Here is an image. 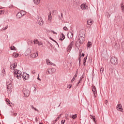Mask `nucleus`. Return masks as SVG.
I'll use <instances>...</instances> for the list:
<instances>
[{
    "label": "nucleus",
    "mask_w": 124,
    "mask_h": 124,
    "mask_svg": "<svg viewBox=\"0 0 124 124\" xmlns=\"http://www.w3.org/2000/svg\"><path fill=\"white\" fill-rule=\"evenodd\" d=\"M14 77L19 80H21L22 78H23L24 81H26V80H28L29 79V77L30 75L29 74H27L26 73H24L23 75H22V72L20 70H15L14 71Z\"/></svg>",
    "instance_id": "f257e3e1"
},
{
    "label": "nucleus",
    "mask_w": 124,
    "mask_h": 124,
    "mask_svg": "<svg viewBox=\"0 0 124 124\" xmlns=\"http://www.w3.org/2000/svg\"><path fill=\"white\" fill-rule=\"evenodd\" d=\"M74 45V42L72 41L70 44L68 45L66 51L68 54L70 53V51L72 49V47H73V46Z\"/></svg>",
    "instance_id": "f03ea898"
},
{
    "label": "nucleus",
    "mask_w": 124,
    "mask_h": 124,
    "mask_svg": "<svg viewBox=\"0 0 124 124\" xmlns=\"http://www.w3.org/2000/svg\"><path fill=\"white\" fill-rule=\"evenodd\" d=\"M7 93H11V90H12V83L11 82H7Z\"/></svg>",
    "instance_id": "7ed1b4c3"
},
{
    "label": "nucleus",
    "mask_w": 124,
    "mask_h": 124,
    "mask_svg": "<svg viewBox=\"0 0 124 124\" xmlns=\"http://www.w3.org/2000/svg\"><path fill=\"white\" fill-rule=\"evenodd\" d=\"M110 62H111L112 64H118V59L115 57H112L110 59Z\"/></svg>",
    "instance_id": "20e7f679"
},
{
    "label": "nucleus",
    "mask_w": 124,
    "mask_h": 124,
    "mask_svg": "<svg viewBox=\"0 0 124 124\" xmlns=\"http://www.w3.org/2000/svg\"><path fill=\"white\" fill-rule=\"evenodd\" d=\"M37 23L39 26H43L44 21H43V20L41 17H39L37 20Z\"/></svg>",
    "instance_id": "39448f33"
},
{
    "label": "nucleus",
    "mask_w": 124,
    "mask_h": 124,
    "mask_svg": "<svg viewBox=\"0 0 124 124\" xmlns=\"http://www.w3.org/2000/svg\"><path fill=\"white\" fill-rule=\"evenodd\" d=\"M92 91L93 92L94 97H95L97 93V91H96V88L95 87V86H92Z\"/></svg>",
    "instance_id": "423d86ee"
},
{
    "label": "nucleus",
    "mask_w": 124,
    "mask_h": 124,
    "mask_svg": "<svg viewBox=\"0 0 124 124\" xmlns=\"http://www.w3.org/2000/svg\"><path fill=\"white\" fill-rule=\"evenodd\" d=\"M83 42H84V41H81L80 39H79L77 42V43L76 44V46L77 47H78L81 45V44H83Z\"/></svg>",
    "instance_id": "0eeeda50"
},
{
    "label": "nucleus",
    "mask_w": 124,
    "mask_h": 124,
    "mask_svg": "<svg viewBox=\"0 0 124 124\" xmlns=\"http://www.w3.org/2000/svg\"><path fill=\"white\" fill-rule=\"evenodd\" d=\"M23 93L25 97H28L30 95V91L28 90L24 91Z\"/></svg>",
    "instance_id": "6e6552de"
},
{
    "label": "nucleus",
    "mask_w": 124,
    "mask_h": 124,
    "mask_svg": "<svg viewBox=\"0 0 124 124\" xmlns=\"http://www.w3.org/2000/svg\"><path fill=\"white\" fill-rule=\"evenodd\" d=\"M38 56V53L36 52L34 53H31V55L30 56L31 58H32V59H34L35 58H37V57Z\"/></svg>",
    "instance_id": "1a4fd4ad"
},
{
    "label": "nucleus",
    "mask_w": 124,
    "mask_h": 124,
    "mask_svg": "<svg viewBox=\"0 0 124 124\" xmlns=\"http://www.w3.org/2000/svg\"><path fill=\"white\" fill-rule=\"evenodd\" d=\"M117 109L118 110V111H123V107L122 106V105L121 104H118L117 106Z\"/></svg>",
    "instance_id": "9d476101"
},
{
    "label": "nucleus",
    "mask_w": 124,
    "mask_h": 124,
    "mask_svg": "<svg viewBox=\"0 0 124 124\" xmlns=\"http://www.w3.org/2000/svg\"><path fill=\"white\" fill-rule=\"evenodd\" d=\"M46 63L47 65H55V64L53 63L49 59H46Z\"/></svg>",
    "instance_id": "9b49d317"
},
{
    "label": "nucleus",
    "mask_w": 124,
    "mask_h": 124,
    "mask_svg": "<svg viewBox=\"0 0 124 124\" xmlns=\"http://www.w3.org/2000/svg\"><path fill=\"white\" fill-rule=\"evenodd\" d=\"M30 53H31V48H28L25 52V56H29V55H30Z\"/></svg>",
    "instance_id": "f8f14e48"
},
{
    "label": "nucleus",
    "mask_w": 124,
    "mask_h": 124,
    "mask_svg": "<svg viewBox=\"0 0 124 124\" xmlns=\"http://www.w3.org/2000/svg\"><path fill=\"white\" fill-rule=\"evenodd\" d=\"M80 7L82 10L84 9H88V7L86 5V4H82Z\"/></svg>",
    "instance_id": "ddd939ff"
},
{
    "label": "nucleus",
    "mask_w": 124,
    "mask_h": 124,
    "mask_svg": "<svg viewBox=\"0 0 124 124\" xmlns=\"http://www.w3.org/2000/svg\"><path fill=\"white\" fill-rule=\"evenodd\" d=\"M93 24V19H89L87 21V24L89 25V26H92V25Z\"/></svg>",
    "instance_id": "4468645a"
},
{
    "label": "nucleus",
    "mask_w": 124,
    "mask_h": 124,
    "mask_svg": "<svg viewBox=\"0 0 124 124\" xmlns=\"http://www.w3.org/2000/svg\"><path fill=\"white\" fill-rule=\"evenodd\" d=\"M21 17H23V16L22 15V13H21V12H19L16 14V18L17 19H20V18H21Z\"/></svg>",
    "instance_id": "2eb2a0df"
},
{
    "label": "nucleus",
    "mask_w": 124,
    "mask_h": 124,
    "mask_svg": "<svg viewBox=\"0 0 124 124\" xmlns=\"http://www.w3.org/2000/svg\"><path fill=\"white\" fill-rule=\"evenodd\" d=\"M78 75V73L76 72V74L74 75L73 78L72 79L71 81V83L72 84V82H74V80H75V78L77 77V75Z\"/></svg>",
    "instance_id": "dca6fc26"
},
{
    "label": "nucleus",
    "mask_w": 124,
    "mask_h": 124,
    "mask_svg": "<svg viewBox=\"0 0 124 124\" xmlns=\"http://www.w3.org/2000/svg\"><path fill=\"white\" fill-rule=\"evenodd\" d=\"M34 3L38 5L40 3V0H33Z\"/></svg>",
    "instance_id": "f3484780"
},
{
    "label": "nucleus",
    "mask_w": 124,
    "mask_h": 124,
    "mask_svg": "<svg viewBox=\"0 0 124 124\" xmlns=\"http://www.w3.org/2000/svg\"><path fill=\"white\" fill-rule=\"evenodd\" d=\"M93 45V43L91 42H88L87 44V47L88 48H91L92 47V46Z\"/></svg>",
    "instance_id": "a211bd4d"
},
{
    "label": "nucleus",
    "mask_w": 124,
    "mask_h": 124,
    "mask_svg": "<svg viewBox=\"0 0 124 124\" xmlns=\"http://www.w3.org/2000/svg\"><path fill=\"white\" fill-rule=\"evenodd\" d=\"M74 4H79L80 3V0H74Z\"/></svg>",
    "instance_id": "6ab92c4d"
},
{
    "label": "nucleus",
    "mask_w": 124,
    "mask_h": 124,
    "mask_svg": "<svg viewBox=\"0 0 124 124\" xmlns=\"http://www.w3.org/2000/svg\"><path fill=\"white\" fill-rule=\"evenodd\" d=\"M18 56H19V54H18V53H14L13 54V58H17L18 57Z\"/></svg>",
    "instance_id": "aec40b11"
},
{
    "label": "nucleus",
    "mask_w": 124,
    "mask_h": 124,
    "mask_svg": "<svg viewBox=\"0 0 124 124\" xmlns=\"http://www.w3.org/2000/svg\"><path fill=\"white\" fill-rule=\"evenodd\" d=\"M86 62H87V57H85L83 59V65L86 66Z\"/></svg>",
    "instance_id": "412c9836"
},
{
    "label": "nucleus",
    "mask_w": 124,
    "mask_h": 124,
    "mask_svg": "<svg viewBox=\"0 0 124 124\" xmlns=\"http://www.w3.org/2000/svg\"><path fill=\"white\" fill-rule=\"evenodd\" d=\"M51 71L50 74H53V73H55V72H56V69L52 68L51 69Z\"/></svg>",
    "instance_id": "4be33fe9"
},
{
    "label": "nucleus",
    "mask_w": 124,
    "mask_h": 124,
    "mask_svg": "<svg viewBox=\"0 0 124 124\" xmlns=\"http://www.w3.org/2000/svg\"><path fill=\"white\" fill-rule=\"evenodd\" d=\"M51 69H47L46 70V74L47 75H49V74H51Z\"/></svg>",
    "instance_id": "5701e85b"
},
{
    "label": "nucleus",
    "mask_w": 124,
    "mask_h": 124,
    "mask_svg": "<svg viewBox=\"0 0 124 124\" xmlns=\"http://www.w3.org/2000/svg\"><path fill=\"white\" fill-rule=\"evenodd\" d=\"M91 119L93 120V122L95 124H96V121H95V116H91Z\"/></svg>",
    "instance_id": "b1692460"
},
{
    "label": "nucleus",
    "mask_w": 124,
    "mask_h": 124,
    "mask_svg": "<svg viewBox=\"0 0 124 124\" xmlns=\"http://www.w3.org/2000/svg\"><path fill=\"white\" fill-rule=\"evenodd\" d=\"M64 38H65V36L63 35V34H62V37L60 39V40H63V39H64Z\"/></svg>",
    "instance_id": "393cba45"
},
{
    "label": "nucleus",
    "mask_w": 124,
    "mask_h": 124,
    "mask_svg": "<svg viewBox=\"0 0 124 124\" xmlns=\"http://www.w3.org/2000/svg\"><path fill=\"white\" fill-rule=\"evenodd\" d=\"M39 41H38V40L37 39H34L33 41V42L34 43V44H38V42Z\"/></svg>",
    "instance_id": "a878e982"
},
{
    "label": "nucleus",
    "mask_w": 124,
    "mask_h": 124,
    "mask_svg": "<svg viewBox=\"0 0 124 124\" xmlns=\"http://www.w3.org/2000/svg\"><path fill=\"white\" fill-rule=\"evenodd\" d=\"M38 46H42V47H43V44L42 43V42L39 41L38 43Z\"/></svg>",
    "instance_id": "bb28decb"
},
{
    "label": "nucleus",
    "mask_w": 124,
    "mask_h": 124,
    "mask_svg": "<svg viewBox=\"0 0 124 124\" xmlns=\"http://www.w3.org/2000/svg\"><path fill=\"white\" fill-rule=\"evenodd\" d=\"M16 66H17V63H15L14 64H13L12 65H11V67H14V68H16Z\"/></svg>",
    "instance_id": "cd10ccee"
},
{
    "label": "nucleus",
    "mask_w": 124,
    "mask_h": 124,
    "mask_svg": "<svg viewBox=\"0 0 124 124\" xmlns=\"http://www.w3.org/2000/svg\"><path fill=\"white\" fill-rule=\"evenodd\" d=\"M83 79H84V76H82L80 77V79L79 80V83H82L83 81Z\"/></svg>",
    "instance_id": "c85d7f7f"
},
{
    "label": "nucleus",
    "mask_w": 124,
    "mask_h": 124,
    "mask_svg": "<svg viewBox=\"0 0 124 124\" xmlns=\"http://www.w3.org/2000/svg\"><path fill=\"white\" fill-rule=\"evenodd\" d=\"M49 39H50L51 40H52V41H54V42H55V43H56V44L58 46V47H59V44H58V42H57V41H56V40L52 39V37H49Z\"/></svg>",
    "instance_id": "c756f323"
},
{
    "label": "nucleus",
    "mask_w": 124,
    "mask_h": 124,
    "mask_svg": "<svg viewBox=\"0 0 124 124\" xmlns=\"http://www.w3.org/2000/svg\"><path fill=\"white\" fill-rule=\"evenodd\" d=\"M48 21H51V20H52V16H51V14L48 15Z\"/></svg>",
    "instance_id": "7c9ffc66"
},
{
    "label": "nucleus",
    "mask_w": 124,
    "mask_h": 124,
    "mask_svg": "<svg viewBox=\"0 0 124 124\" xmlns=\"http://www.w3.org/2000/svg\"><path fill=\"white\" fill-rule=\"evenodd\" d=\"M77 118V114L73 115L72 119L75 120Z\"/></svg>",
    "instance_id": "2f4dec72"
},
{
    "label": "nucleus",
    "mask_w": 124,
    "mask_h": 124,
    "mask_svg": "<svg viewBox=\"0 0 124 124\" xmlns=\"http://www.w3.org/2000/svg\"><path fill=\"white\" fill-rule=\"evenodd\" d=\"M20 13H21L22 16H24V15H26V13H27L25 11H20Z\"/></svg>",
    "instance_id": "473e14b6"
},
{
    "label": "nucleus",
    "mask_w": 124,
    "mask_h": 124,
    "mask_svg": "<svg viewBox=\"0 0 124 124\" xmlns=\"http://www.w3.org/2000/svg\"><path fill=\"white\" fill-rule=\"evenodd\" d=\"M11 50H16V47L15 46H13L10 47Z\"/></svg>",
    "instance_id": "72a5a7b5"
},
{
    "label": "nucleus",
    "mask_w": 124,
    "mask_h": 124,
    "mask_svg": "<svg viewBox=\"0 0 124 124\" xmlns=\"http://www.w3.org/2000/svg\"><path fill=\"white\" fill-rule=\"evenodd\" d=\"M104 70V68L101 67L100 69V73H103V71Z\"/></svg>",
    "instance_id": "f704fd0d"
},
{
    "label": "nucleus",
    "mask_w": 124,
    "mask_h": 124,
    "mask_svg": "<svg viewBox=\"0 0 124 124\" xmlns=\"http://www.w3.org/2000/svg\"><path fill=\"white\" fill-rule=\"evenodd\" d=\"M7 29H8V26H6V27H3V28H2V30H3V31H5V30H7Z\"/></svg>",
    "instance_id": "c9c22d12"
},
{
    "label": "nucleus",
    "mask_w": 124,
    "mask_h": 124,
    "mask_svg": "<svg viewBox=\"0 0 124 124\" xmlns=\"http://www.w3.org/2000/svg\"><path fill=\"white\" fill-rule=\"evenodd\" d=\"M71 87H72V84H70L67 86V88H69V89H71Z\"/></svg>",
    "instance_id": "e433bc0d"
},
{
    "label": "nucleus",
    "mask_w": 124,
    "mask_h": 124,
    "mask_svg": "<svg viewBox=\"0 0 124 124\" xmlns=\"http://www.w3.org/2000/svg\"><path fill=\"white\" fill-rule=\"evenodd\" d=\"M122 47L124 49V41L122 43Z\"/></svg>",
    "instance_id": "4c0bfd02"
},
{
    "label": "nucleus",
    "mask_w": 124,
    "mask_h": 124,
    "mask_svg": "<svg viewBox=\"0 0 124 124\" xmlns=\"http://www.w3.org/2000/svg\"><path fill=\"white\" fill-rule=\"evenodd\" d=\"M6 102H7V103L8 104H10V103L9 102H8L9 101V99H6Z\"/></svg>",
    "instance_id": "58836bf2"
},
{
    "label": "nucleus",
    "mask_w": 124,
    "mask_h": 124,
    "mask_svg": "<svg viewBox=\"0 0 124 124\" xmlns=\"http://www.w3.org/2000/svg\"><path fill=\"white\" fill-rule=\"evenodd\" d=\"M2 73H3V74H4L5 73V70L4 69H3L2 71H1Z\"/></svg>",
    "instance_id": "ea45409f"
},
{
    "label": "nucleus",
    "mask_w": 124,
    "mask_h": 124,
    "mask_svg": "<svg viewBox=\"0 0 124 124\" xmlns=\"http://www.w3.org/2000/svg\"><path fill=\"white\" fill-rule=\"evenodd\" d=\"M10 68L12 70H14L15 68H14V67H11V65L10 66Z\"/></svg>",
    "instance_id": "a19ab883"
},
{
    "label": "nucleus",
    "mask_w": 124,
    "mask_h": 124,
    "mask_svg": "<svg viewBox=\"0 0 124 124\" xmlns=\"http://www.w3.org/2000/svg\"><path fill=\"white\" fill-rule=\"evenodd\" d=\"M61 122L62 124H64V123H65V120H62Z\"/></svg>",
    "instance_id": "79ce46f5"
},
{
    "label": "nucleus",
    "mask_w": 124,
    "mask_h": 124,
    "mask_svg": "<svg viewBox=\"0 0 124 124\" xmlns=\"http://www.w3.org/2000/svg\"><path fill=\"white\" fill-rule=\"evenodd\" d=\"M63 30H64V31H67V30H68L67 27H64L63 28Z\"/></svg>",
    "instance_id": "37998d69"
},
{
    "label": "nucleus",
    "mask_w": 124,
    "mask_h": 124,
    "mask_svg": "<svg viewBox=\"0 0 124 124\" xmlns=\"http://www.w3.org/2000/svg\"><path fill=\"white\" fill-rule=\"evenodd\" d=\"M56 123H57V121H56V120L53 121L52 122V124H55Z\"/></svg>",
    "instance_id": "c03bdc74"
},
{
    "label": "nucleus",
    "mask_w": 124,
    "mask_h": 124,
    "mask_svg": "<svg viewBox=\"0 0 124 124\" xmlns=\"http://www.w3.org/2000/svg\"><path fill=\"white\" fill-rule=\"evenodd\" d=\"M78 61H79V62H81V55H79Z\"/></svg>",
    "instance_id": "a18cd8bd"
},
{
    "label": "nucleus",
    "mask_w": 124,
    "mask_h": 124,
    "mask_svg": "<svg viewBox=\"0 0 124 124\" xmlns=\"http://www.w3.org/2000/svg\"><path fill=\"white\" fill-rule=\"evenodd\" d=\"M59 120H60V117H58L56 119L55 121H56V122H57V121H59Z\"/></svg>",
    "instance_id": "49530a36"
},
{
    "label": "nucleus",
    "mask_w": 124,
    "mask_h": 124,
    "mask_svg": "<svg viewBox=\"0 0 124 124\" xmlns=\"http://www.w3.org/2000/svg\"><path fill=\"white\" fill-rule=\"evenodd\" d=\"M80 83H81V82H80V81H78V82L77 84V87H78V86H79V85H80Z\"/></svg>",
    "instance_id": "de8ad7c7"
},
{
    "label": "nucleus",
    "mask_w": 124,
    "mask_h": 124,
    "mask_svg": "<svg viewBox=\"0 0 124 124\" xmlns=\"http://www.w3.org/2000/svg\"><path fill=\"white\" fill-rule=\"evenodd\" d=\"M34 110L35 111H37V112H39V110L37 109H36V108H34Z\"/></svg>",
    "instance_id": "09e8293b"
},
{
    "label": "nucleus",
    "mask_w": 124,
    "mask_h": 124,
    "mask_svg": "<svg viewBox=\"0 0 124 124\" xmlns=\"http://www.w3.org/2000/svg\"><path fill=\"white\" fill-rule=\"evenodd\" d=\"M32 73L33 74H35V70H33L32 71Z\"/></svg>",
    "instance_id": "8fccbe9b"
},
{
    "label": "nucleus",
    "mask_w": 124,
    "mask_h": 124,
    "mask_svg": "<svg viewBox=\"0 0 124 124\" xmlns=\"http://www.w3.org/2000/svg\"><path fill=\"white\" fill-rule=\"evenodd\" d=\"M13 115L14 116V117H16V116H17V113H14Z\"/></svg>",
    "instance_id": "3c124183"
},
{
    "label": "nucleus",
    "mask_w": 124,
    "mask_h": 124,
    "mask_svg": "<svg viewBox=\"0 0 124 124\" xmlns=\"http://www.w3.org/2000/svg\"><path fill=\"white\" fill-rule=\"evenodd\" d=\"M3 13V10H0V14H2Z\"/></svg>",
    "instance_id": "603ef678"
},
{
    "label": "nucleus",
    "mask_w": 124,
    "mask_h": 124,
    "mask_svg": "<svg viewBox=\"0 0 124 124\" xmlns=\"http://www.w3.org/2000/svg\"><path fill=\"white\" fill-rule=\"evenodd\" d=\"M105 103L106 104V105H107V103H108V101L107 100H106L105 101Z\"/></svg>",
    "instance_id": "864d4df0"
},
{
    "label": "nucleus",
    "mask_w": 124,
    "mask_h": 124,
    "mask_svg": "<svg viewBox=\"0 0 124 124\" xmlns=\"http://www.w3.org/2000/svg\"><path fill=\"white\" fill-rule=\"evenodd\" d=\"M65 117H66V119H67L68 120H69V119H68V114H66V115H65Z\"/></svg>",
    "instance_id": "5fc2aeb1"
},
{
    "label": "nucleus",
    "mask_w": 124,
    "mask_h": 124,
    "mask_svg": "<svg viewBox=\"0 0 124 124\" xmlns=\"http://www.w3.org/2000/svg\"><path fill=\"white\" fill-rule=\"evenodd\" d=\"M53 34H57V32H55L54 31H52Z\"/></svg>",
    "instance_id": "6e6d98bb"
},
{
    "label": "nucleus",
    "mask_w": 124,
    "mask_h": 124,
    "mask_svg": "<svg viewBox=\"0 0 124 124\" xmlns=\"http://www.w3.org/2000/svg\"><path fill=\"white\" fill-rule=\"evenodd\" d=\"M31 108H32V109H34V107H33V105H32L31 106Z\"/></svg>",
    "instance_id": "4d7b16f0"
},
{
    "label": "nucleus",
    "mask_w": 124,
    "mask_h": 124,
    "mask_svg": "<svg viewBox=\"0 0 124 124\" xmlns=\"http://www.w3.org/2000/svg\"><path fill=\"white\" fill-rule=\"evenodd\" d=\"M37 80H39V81H41V79H40L39 77L37 78Z\"/></svg>",
    "instance_id": "13d9d810"
},
{
    "label": "nucleus",
    "mask_w": 124,
    "mask_h": 124,
    "mask_svg": "<svg viewBox=\"0 0 124 124\" xmlns=\"http://www.w3.org/2000/svg\"><path fill=\"white\" fill-rule=\"evenodd\" d=\"M69 117V118H70V119H72V118H73V115H70Z\"/></svg>",
    "instance_id": "bf43d9fd"
},
{
    "label": "nucleus",
    "mask_w": 124,
    "mask_h": 124,
    "mask_svg": "<svg viewBox=\"0 0 124 124\" xmlns=\"http://www.w3.org/2000/svg\"><path fill=\"white\" fill-rule=\"evenodd\" d=\"M82 57H85V54L82 53Z\"/></svg>",
    "instance_id": "052dcab7"
},
{
    "label": "nucleus",
    "mask_w": 124,
    "mask_h": 124,
    "mask_svg": "<svg viewBox=\"0 0 124 124\" xmlns=\"http://www.w3.org/2000/svg\"><path fill=\"white\" fill-rule=\"evenodd\" d=\"M61 117H62V114H60L58 116V117H59V118H61Z\"/></svg>",
    "instance_id": "680f3d73"
},
{
    "label": "nucleus",
    "mask_w": 124,
    "mask_h": 124,
    "mask_svg": "<svg viewBox=\"0 0 124 124\" xmlns=\"http://www.w3.org/2000/svg\"><path fill=\"white\" fill-rule=\"evenodd\" d=\"M12 7H13V5H11L10 6V8H12Z\"/></svg>",
    "instance_id": "e2e57ef3"
},
{
    "label": "nucleus",
    "mask_w": 124,
    "mask_h": 124,
    "mask_svg": "<svg viewBox=\"0 0 124 124\" xmlns=\"http://www.w3.org/2000/svg\"><path fill=\"white\" fill-rule=\"evenodd\" d=\"M63 15V14H61V17L62 18V16Z\"/></svg>",
    "instance_id": "0e129e2a"
},
{
    "label": "nucleus",
    "mask_w": 124,
    "mask_h": 124,
    "mask_svg": "<svg viewBox=\"0 0 124 124\" xmlns=\"http://www.w3.org/2000/svg\"><path fill=\"white\" fill-rule=\"evenodd\" d=\"M61 104H62V103H60V104L58 106V107H60V106H61Z\"/></svg>",
    "instance_id": "69168bd1"
},
{
    "label": "nucleus",
    "mask_w": 124,
    "mask_h": 124,
    "mask_svg": "<svg viewBox=\"0 0 124 124\" xmlns=\"http://www.w3.org/2000/svg\"><path fill=\"white\" fill-rule=\"evenodd\" d=\"M31 43H32V41H31Z\"/></svg>",
    "instance_id": "338daca9"
},
{
    "label": "nucleus",
    "mask_w": 124,
    "mask_h": 124,
    "mask_svg": "<svg viewBox=\"0 0 124 124\" xmlns=\"http://www.w3.org/2000/svg\"><path fill=\"white\" fill-rule=\"evenodd\" d=\"M39 124H42V123H40Z\"/></svg>",
    "instance_id": "774afa93"
}]
</instances>
